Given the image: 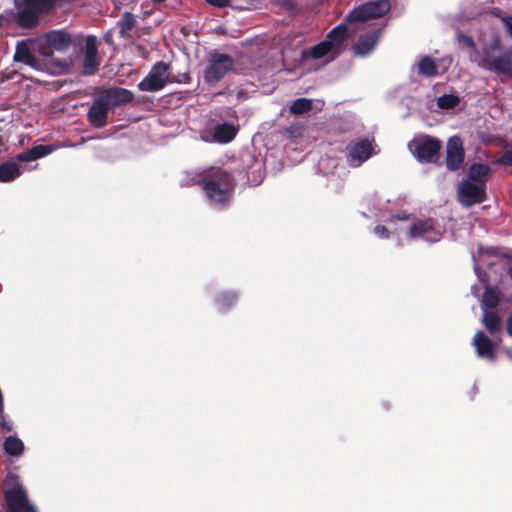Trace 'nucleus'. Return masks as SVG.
<instances>
[{
  "label": "nucleus",
  "instance_id": "473e14b6",
  "mask_svg": "<svg viewBox=\"0 0 512 512\" xmlns=\"http://www.w3.org/2000/svg\"><path fill=\"white\" fill-rule=\"evenodd\" d=\"M132 45L134 46L135 51L140 58L145 60L149 58L150 52L145 45L136 43L134 40L132 41Z\"/></svg>",
  "mask_w": 512,
  "mask_h": 512
},
{
  "label": "nucleus",
  "instance_id": "f257e3e1",
  "mask_svg": "<svg viewBox=\"0 0 512 512\" xmlns=\"http://www.w3.org/2000/svg\"><path fill=\"white\" fill-rule=\"evenodd\" d=\"M185 185L201 186L210 203L226 206L232 199L237 181L231 170L210 166L187 179Z\"/></svg>",
  "mask_w": 512,
  "mask_h": 512
},
{
  "label": "nucleus",
  "instance_id": "4be33fe9",
  "mask_svg": "<svg viewBox=\"0 0 512 512\" xmlns=\"http://www.w3.org/2000/svg\"><path fill=\"white\" fill-rule=\"evenodd\" d=\"M237 134V129L233 124L222 123L215 126L213 138L217 143H229Z\"/></svg>",
  "mask_w": 512,
  "mask_h": 512
},
{
  "label": "nucleus",
  "instance_id": "7c9ffc66",
  "mask_svg": "<svg viewBox=\"0 0 512 512\" xmlns=\"http://www.w3.org/2000/svg\"><path fill=\"white\" fill-rule=\"evenodd\" d=\"M460 102V99L457 95L454 94H444L437 99V106L440 109H453Z\"/></svg>",
  "mask_w": 512,
  "mask_h": 512
},
{
  "label": "nucleus",
  "instance_id": "c85d7f7f",
  "mask_svg": "<svg viewBox=\"0 0 512 512\" xmlns=\"http://www.w3.org/2000/svg\"><path fill=\"white\" fill-rule=\"evenodd\" d=\"M312 109V101L307 98H299L293 101L289 111L293 115H301Z\"/></svg>",
  "mask_w": 512,
  "mask_h": 512
},
{
  "label": "nucleus",
  "instance_id": "72a5a7b5",
  "mask_svg": "<svg viewBox=\"0 0 512 512\" xmlns=\"http://www.w3.org/2000/svg\"><path fill=\"white\" fill-rule=\"evenodd\" d=\"M374 234L382 239H388L390 237L389 230L383 225H377L374 230Z\"/></svg>",
  "mask_w": 512,
  "mask_h": 512
},
{
  "label": "nucleus",
  "instance_id": "1a4fd4ad",
  "mask_svg": "<svg viewBox=\"0 0 512 512\" xmlns=\"http://www.w3.org/2000/svg\"><path fill=\"white\" fill-rule=\"evenodd\" d=\"M465 159L463 141L459 136H452L448 139L446 147V168L449 171H458Z\"/></svg>",
  "mask_w": 512,
  "mask_h": 512
},
{
  "label": "nucleus",
  "instance_id": "2f4dec72",
  "mask_svg": "<svg viewBox=\"0 0 512 512\" xmlns=\"http://www.w3.org/2000/svg\"><path fill=\"white\" fill-rule=\"evenodd\" d=\"M280 133L288 139H296L302 136V126L299 124H292L281 129Z\"/></svg>",
  "mask_w": 512,
  "mask_h": 512
},
{
  "label": "nucleus",
  "instance_id": "c756f323",
  "mask_svg": "<svg viewBox=\"0 0 512 512\" xmlns=\"http://www.w3.org/2000/svg\"><path fill=\"white\" fill-rule=\"evenodd\" d=\"M500 303V297L498 293L491 287H487L484 290L483 296H482V305L485 308L494 309L498 306Z\"/></svg>",
  "mask_w": 512,
  "mask_h": 512
},
{
  "label": "nucleus",
  "instance_id": "a18cd8bd",
  "mask_svg": "<svg viewBox=\"0 0 512 512\" xmlns=\"http://www.w3.org/2000/svg\"><path fill=\"white\" fill-rule=\"evenodd\" d=\"M42 54H43L44 56H49V53H47V52H45V51H43V52H42Z\"/></svg>",
  "mask_w": 512,
  "mask_h": 512
},
{
  "label": "nucleus",
  "instance_id": "6e6552de",
  "mask_svg": "<svg viewBox=\"0 0 512 512\" xmlns=\"http://www.w3.org/2000/svg\"><path fill=\"white\" fill-rule=\"evenodd\" d=\"M458 200L465 206L470 207L480 204L486 200V185L475 183L470 180H463L458 187Z\"/></svg>",
  "mask_w": 512,
  "mask_h": 512
},
{
  "label": "nucleus",
  "instance_id": "9d476101",
  "mask_svg": "<svg viewBox=\"0 0 512 512\" xmlns=\"http://www.w3.org/2000/svg\"><path fill=\"white\" fill-rule=\"evenodd\" d=\"M482 63L485 69L512 78V48L497 57L486 55Z\"/></svg>",
  "mask_w": 512,
  "mask_h": 512
},
{
  "label": "nucleus",
  "instance_id": "7ed1b4c3",
  "mask_svg": "<svg viewBox=\"0 0 512 512\" xmlns=\"http://www.w3.org/2000/svg\"><path fill=\"white\" fill-rule=\"evenodd\" d=\"M208 64L204 71V80L209 85L219 83L229 72L234 70V59L224 53L213 50L208 55Z\"/></svg>",
  "mask_w": 512,
  "mask_h": 512
},
{
  "label": "nucleus",
  "instance_id": "79ce46f5",
  "mask_svg": "<svg viewBox=\"0 0 512 512\" xmlns=\"http://www.w3.org/2000/svg\"><path fill=\"white\" fill-rule=\"evenodd\" d=\"M9 79H12V73H9V74L1 73V75H0V81L1 82H4V81L9 80Z\"/></svg>",
  "mask_w": 512,
  "mask_h": 512
},
{
  "label": "nucleus",
  "instance_id": "6ab92c4d",
  "mask_svg": "<svg viewBox=\"0 0 512 512\" xmlns=\"http://www.w3.org/2000/svg\"><path fill=\"white\" fill-rule=\"evenodd\" d=\"M14 61L24 63L35 70H42L40 60L32 54L29 46L25 42L18 43L14 54Z\"/></svg>",
  "mask_w": 512,
  "mask_h": 512
},
{
  "label": "nucleus",
  "instance_id": "a211bd4d",
  "mask_svg": "<svg viewBox=\"0 0 512 512\" xmlns=\"http://www.w3.org/2000/svg\"><path fill=\"white\" fill-rule=\"evenodd\" d=\"M45 41L48 48L65 51L70 47L72 39L70 34L64 30H53L45 34Z\"/></svg>",
  "mask_w": 512,
  "mask_h": 512
},
{
  "label": "nucleus",
  "instance_id": "b1692460",
  "mask_svg": "<svg viewBox=\"0 0 512 512\" xmlns=\"http://www.w3.org/2000/svg\"><path fill=\"white\" fill-rule=\"evenodd\" d=\"M20 175L21 171L16 163L6 161L0 164V182H11Z\"/></svg>",
  "mask_w": 512,
  "mask_h": 512
},
{
  "label": "nucleus",
  "instance_id": "dca6fc26",
  "mask_svg": "<svg viewBox=\"0 0 512 512\" xmlns=\"http://www.w3.org/2000/svg\"><path fill=\"white\" fill-rule=\"evenodd\" d=\"M381 36V29L361 35L353 45V51L358 56H366L374 50Z\"/></svg>",
  "mask_w": 512,
  "mask_h": 512
},
{
  "label": "nucleus",
  "instance_id": "9b49d317",
  "mask_svg": "<svg viewBox=\"0 0 512 512\" xmlns=\"http://www.w3.org/2000/svg\"><path fill=\"white\" fill-rule=\"evenodd\" d=\"M98 45L94 36H88L85 42V53L82 74L94 75L98 71L100 60L97 57Z\"/></svg>",
  "mask_w": 512,
  "mask_h": 512
},
{
  "label": "nucleus",
  "instance_id": "5701e85b",
  "mask_svg": "<svg viewBox=\"0 0 512 512\" xmlns=\"http://www.w3.org/2000/svg\"><path fill=\"white\" fill-rule=\"evenodd\" d=\"M53 151L50 145H36L31 149L17 155L19 162H30L42 158Z\"/></svg>",
  "mask_w": 512,
  "mask_h": 512
},
{
  "label": "nucleus",
  "instance_id": "bb28decb",
  "mask_svg": "<svg viewBox=\"0 0 512 512\" xmlns=\"http://www.w3.org/2000/svg\"><path fill=\"white\" fill-rule=\"evenodd\" d=\"M483 324L491 335L496 334L501 329V319L494 311H487L484 313Z\"/></svg>",
  "mask_w": 512,
  "mask_h": 512
},
{
  "label": "nucleus",
  "instance_id": "2eb2a0df",
  "mask_svg": "<svg viewBox=\"0 0 512 512\" xmlns=\"http://www.w3.org/2000/svg\"><path fill=\"white\" fill-rule=\"evenodd\" d=\"M473 345L476 349V354L480 358L494 361L497 357L496 349L491 339L482 331H478L473 338Z\"/></svg>",
  "mask_w": 512,
  "mask_h": 512
},
{
  "label": "nucleus",
  "instance_id": "c9c22d12",
  "mask_svg": "<svg viewBox=\"0 0 512 512\" xmlns=\"http://www.w3.org/2000/svg\"><path fill=\"white\" fill-rule=\"evenodd\" d=\"M498 163L504 166H512V150H507L499 158Z\"/></svg>",
  "mask_w": 512,
  "mask_h": 512
},
{
  "label": "nucleus",
  "instance_id": "4c0bfd02",
  "mask_svg": "<svg viewBox=\"0 0 512 512\" xmlns=\"http://www.w3.org/2000/svg\"><path fill=\"white\" fill-rule=\"evenodd\" d=\"M205 1L208 4L215 6V7H219V8L226 7L229 4V0H205Z\"/></svg>",
  "mask_w": 512,
  "mask_h": 512
},
{
  "label": "nucleus",
  "instance_id": "f8f14e48",
  "mask_svg": "<svg viewBox=\"0 0 512 512\" xmlns=\"http://www.w3.org/2000/svg\"><path fill=\"white\" fill-rule=\"evenodd\" d=\"M408 236L410 238H424L430 242L438 240L435 233V220L432 218L415 220L408 230Z\"/></svg>",
  "mask_w": 512,
  "mask_h": 512
},
{
  "label": "nucleus",
  "instance_id": "c03bdc74",
  "mask_svg": "<svg viewBox=\"0 0 512 512\" xmlns=\"http://www.w3.org/2000/svg\"><path fill=\"white\" fill-rule=\"evenodd\" d=\"M507 273H508L509 277H510V278H511V280H512V265H511V266H509V268H508V270H507Z\"/></svg>",
  "mask_w": 512,
  "mask_h": 512
},
{
  "label": "nucleus",
  "instance_id": "a878e982",
  "mask_svg": "<svg viewBox=\"0 0 512 512\" xmlns=\"http://www.w3.org/2000/svg\"><path fill=\"white\" fill-rule=\"evenodd\" d=\"M237 294L234 292H222L215 299L216 306L220 312H226L237 302Z\"/></svg>",
  "mask_w": 512,
  "mask_h": 512
},
{
  "label": "nucleus",
  "instance_id": "37998d69",
  "mask_svg": "<svg viewBox=\"0 0 512 512\" xmlns=\"http://www.w3.org/2000/svg\"><path fill=\"white\" fill-rule=\"evenodd\" d=\"M490 48L492 50H496L500 48V41L496 39L493 43H491Z\"/></svg>",
  "mask_w": 512,
  "mask_h": 512
},
{
  "label": "nucleus",
  "instance_id": "39448f33",
  "mask_svg": "<svg viewBox=\"0 0 512 512\" xmlns=\"http://www.w3.org/2000/svg\"><path fill=\"white\" fill-rule=\"evenodd\" d=\"M391 9L389 0H376L354 8L346 17L347 22L355 23L376 19L387 14Z\"/></svg>",
  "mask_w": 512,
  "mask_h": 512
},
{
  "label": "nucleus",
  "instance_id": "f03ea898",
  "mask_svg": "<svg viewBox=\"0 0 512 512\" xmlns=\"http://www.w3.org/2000/svg\"><path fill=\"white\" fill-rule=\"evenodd\" d=\"M134 94L122 87L97 88L95 97L87 112V120L94 128H103L108 124L109 112L116 107L131 103Z\"/></svg>",
  "mask_w": 512,
  "mask_h": 512
},
{
  "label": "nucleus",
  "instance_id": "a19ab883",
  "mask_svg": "<svg viewBox=\"0 0 512 512\" xmlns=\"http://www.w3.org/2000/svg\"><path fill=\"white\" fill-rule=\"evenodd\" d=\"M394 218L396 220H399V221H406L410 218V215H407L405 214L404 212L403 213H398L394 216Z\"/></svg>",
  "mask_w": 512,
  "mask_h": 512
},
{
  "label": "nucleus",
  "instance_id": "4468645a",
  "mask_svg": "<svg viewBox=\"0 0 512 512\" xmlns=\"http://www.w3.org/2000/svg\"><path fill=\"white\" fill-rule=\"evenodd\" d=\"M119 36L127 41H133L138 36L137 20L133 13L124 12L121 18L116 22Z\"/></svg>",
  "mask_w": 512,
  "mask_h": 512
},
{
  "label": "nucleus",
  "instance_id": "49530a36",
  "mask_svg": "<svg viewBox=\"0 0 512 512\" xmlns=\"http://www.w3.org/2000/svg\"><path fill=\"white\" fill-rule=\"evenodd\" d=\"M2 20H3V18H2V16L0 15V26L2 25Z\"/></svg>",
  "mask_w": 512,
  "mask_h": 512
},
{
  "label": "nucleus",
  "instance_id": "ddd939ff",
  "mask_svg": "<svg viewBox=\"0 0 512 512\" xmlns=\"http://www.w3.org/2000/svg\"><path fill=\"white\" fill-rule=\"evenodd\" d=\"M373 154L372 141L363 138L356 141L350 149L348 160L352 165H360L368 160Z\"/></svg>",
  "mask_w": 512,
  "mask_h": 512
},
{
  "label": "nucleus",
  "instance_id": "423d86ee",
  "mask_svg": "<svg viewBox=\"0 0 512 512\" xmlns=\"http://www.w3.org/2000/svg\"><path fill=\"white\" fill-rule=\"evenodd\" d=\"M441 147L442 143L439 139L428 135L409 143L410 151L420 163L433 162L434 158L438 157Z\"/></svg>",
  "mask_w": 512,
  "mask_h": 512
},
{
  "label": "nucleus",
  "instance_id": "ea45409f",
  "mask_svg": "<svg viewBox=\"0 0 512 512\" xmlns=\"http://www.w3.org/2000/svg\"><path fill=\"white\" fill-rule=\"evenodd\" d=\"M104 41L109 44V45H112L113 44V36H112V32L111 31H108L105 33L104 35Z\"/></svg>",
  "mask_w": 512,
  "mask_h": 512
},
{
  "label": "nucleus",
  "instance_id": "393cba45",
  "mask_svg": "<svg viewBox=\"0 0 512 512\" xmlns=\"http://www.w3.org/2000/svg\"><path fill=\"white\" fill-rule=\"evenodd\" d=\"M418 74L426 77H433L438 74V66L430 56H424L418 62Z\"/></svg>",
  "mask_w": 512,
  "mask_h": 512
},
{
  "label": "nucleus",
  "instance_id": "58836bf2",
  "mask_svg": "<svg viewBox=\"0 0 512 512\" xmlns=\"http://www.w3.org/2000/svg\"><path fill=\"white\" fill-rule=\"evenodd\" d=\"M506 330L507 333L512 336V313L509 315L506 321Z\"/></svg>",
  "mask_w": 512,
  "mask_h": 512
},
{
  "label": "nucleus",
  "instance_id": "20e7f679",
  "mask_svg": "<svg viewBox=\"0 0 512 512\" xmlns=\"http://www.w3.org/2000/svg\"><path fill=\"white\" fill-rule=\"evenodd\" d=\"M171 66L164 61L156 62L138 84L137 87L143 92H156L162 90L170 80Z\"/></svg>",
  "mask_w": 512,
  "mask_h": 512
},
{
  "label": "nucleus",
  "instance_id": "412c9836",
  "mask_svg": "<svg viewBox=\"0 0 512 512\" xmlns=\"http://www.w3.org/2000/svg\"><path fill=\"white\" fill-rule=\"evenodd\" d=\"M331 55L333 58V51L331 50V46L325 40L320 43L314 45L309 49H303L301 52L302 59H321L324 56Z\"/></svg>",
  "mask_w": 512,
  "mask_h": 512
},
{
  "label": "nucleus",
  "instance_id": "cd10ccee",
  "mask_svg": "<svg viewBox=\"0 0 512 512\" xmlns=\"http://www.w3.org/2000/svg\"><path fill=\"white\" fill-rule=\"evenodd\" d=\"M4 450L10 456H19L23 453L24 444L15 436H8L4 441Z\"/></svg>",
  "mask_w": 512,
  "mask_h": 512
},
{
  "label": "nucleus",
  "instance_id": "f3484780",
  "mask_svg": "<svg viewBox=\"0 0 512 512\" xmlns=\"http://www.w3.org/2000/svg\"><path fill=\"white\" fill-rule=\"evenodd\" d=\"M348 27L345 24H339L334 27L326 36L325 41L328 42L333 51V58H336L341 53V48L344 42L348 39Z\"/></svg>",
  "mask_w": 512,
  "mask_h": 512
},
{
  "label": "nucleus",
  "instance_id": "e433bc0d",
  "mask_svg": "<svg viewBox=\"0 0 512 512\" xmlns=\"http://www.w3.org/2000/svg\"><path fill=\"white\" fill-rule=\"evenodd\" d=\"M502 23L507 31V33L512 37V16H504L502 18Z\"/></svg>",
  "mask_w": 512,
  "mask_h": 512
},
{
  "label": "nucleus",
  "instance_id": "aec40b11",
  "mask_svg": "<svg viewBox=\"0 0 512 512\" xmlns=\"http://www.w3.org/2000/svg\"><path fill=\"white\" fill-rule=\"evenodd\" d=\"M492 170L489 165L484 163H474L469 167V180L475 183H483L486 185L490 179Z\"/></svg>",
  "mask_w": 512,
  "mask_h": 512
},
{
  "label": "nucleus",
  "instance_id": "f704fd0d",
  "mask_svg": "<svg viewBox=\"0 0 512 512\" xmlns=\"http://www.w3.org/2000/svg\"><path fill=\"white\" fill-rule=\"evenodd\" d=\"M458 39L459 41L466 47L468 48H471V49H475L476 48V44L473 40V38L471 36H468V35H465V34H460L458 36Z\"/></svg>",
  "mask_w": 512,
  "mask_h": 512
},
{
  "label": "nucleus",
  "instance_id": "0eeeda50",
  "mask_svg": "<svg viewBox=\"0 0 512 512\" xmlns=\"http://www.w3.org/2000/svg\"><path fill=\"white\" fill-rule=\"evenodd\" d=\"M4 498L9 512H38L36 506L29 501L25 487L20 483L7 489Z\"/></svg>",
  "mask_w": 512,
  "mask_h": 512
}]
</instances>
